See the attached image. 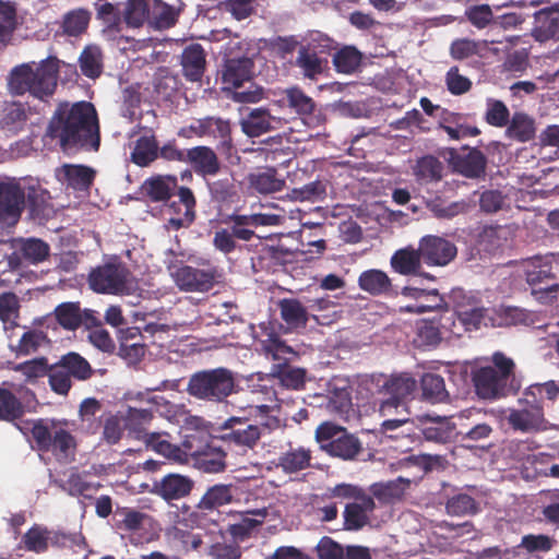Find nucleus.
Segmentation results:
<instances>
[{
    "instance_id": "obj_1",
    "label": "nucleus",
    "mask_w": 559,
    "mask_h": 559,
    "mask_svg": "<svg viewBox=\"0 0 559 559\" xmlns=\"http://www.w3.org/2000/svg\"><path fill=\"white\" fill-rule=\"evenodd\" d=\"M57 140L63 151L94 150L99 147V126L96 110L88 102L73 105L60 104L53 112L46 132Z\"/></svg>"
},
{
    "instance_id": "obj_2",
    "label": "nucleus",
    "mask_w": 559,
    "mask_h": 559,
    "mask_svg": "<svg viewBox=\"0 0 559 559\" xmlns=\"http://www.w3.org/2000/svg\"><path fill=\"white\" fill-rule=\"evenodd\" d=\"M49 198L47 190L39 185H31L25 179L4 177L0 179V224L14 226L21 218L26 203L32 214L39 215Z\"/></svg>"
},
{
    "instance_id": "obj_3",
    "label": "nucleus",
    "mask_w": 559,
    "mask_h": 559,
    "mask_svg": "<svg viewBox=\"0 0 559 559\" xmlns=\"http://www.w3.org/2000/svg\"><path fill=\"white\" fill-rule=\"evenodd\" d=\"M59 60L49 56L40 62H27L14 67L8 76V87L12 95L31 96L45 100L57 88Z\"/></svg>"
},
{
    "instance_id": "obj_4",
    "label": "nucleus",
    "mask_w": 559,
    "mask_h": 559,
    "mask_svg": "<svg viewBox=\"0 0 559 559\" xmlns=\"http://www.w3.org/2000/svg\"><path fill=\"white\" fill-rule=\"evenodd\" d=\"M515 364L502 352L491 356V365L476 368L472 371L475 393L479 399L495 401L515 393Z\"/></svg>"
},
{
    "instance_id": "obj_5",
    "label": "nucleus",
    "mask_w": 559,
    "mask_h": 559,
    "mask_svg": "<svg viewBox=\"0 0 559 559\" xmlns=\"http://www.w3.org/2000/svg\"><path fill=\"white\" fill-rule=\"evenodd\" d=\"M67 420L39 418L32 423L31 433L38 451L51 453L58 462L75 457L78 442L67 429Z\"/></svg>"
},
{
    "instance_id": "obj_6",
    "label": "nucleus",
    "mask_w": 559,
    "mask_h": 559,
    "mask_svg": "<svg viewBox=\"0 0 559 559\" xmlns=\"http://www.w3.org/2000/svg\"><path fill=\"white\" fill-rule=\"evenodd\" d=\"M236 389V377L224 367L200 370L192 373L187 384L190 396L211 403H222Z\"/></svg>"
},
{
    "instance_id": "obj_7",
    "label": "nucleus",
    "mask_w": 559,
    "mask_h": 559,
    "mask_svg": "<svg viewBox=\"0 0 559 559\" xmlns=\"http://www.w3.org/2000/svg\"><path fill=\"white\" fill-rule=\"evenodd\" d=\"M377 388V393L383 395L379 403V412L382 416H389L414 394L417 389L416 379L407 372L385 376L373 374L370 379Z\"/></svg>"
},
{
    "instance_id": "obj_8",
    "label": "nucleus",
    "mask_w": 559,
    "mask_h": 559,
    "mask_svg": "<svg viewBox=\"0 0 559 559\" xmlns=\"http://www.w3.org/2000/svg\"><path fill=\"white\" fill-rule=\"evenodd\" d=\"M314 437L320 449L332 457L354 461L364 453L359 438L335 424L326 421L319 425Z\"/></svg>"
},
{
    "instance_id": "obj_9",
    "label": "nucleus",
    "mask_w": 559,
    "mask_h": 559,
    "mask_svg": "<svg viewBox=\"0 0 559 559\" xmlns=\"http://www.w3.org/2000/svg\"><path fill=\"white\" fill-rule=\"evenodd\" d=\"M90 288L97 294L123 296L133 290V276L120 261L114 260L91 270Z\"/></svg>"
},
{
    "instance_id": "obj_10",
    "label": "nucleus",
    "mask_w": 559,
    "mask_h": 559,
    "mask_svg": "<svg viewBox=\"0 0 559 559\" xmlns=\"http://www.w3.org/2000/svg\"><path fill=\"white\" fill-rule=\"evenodd\" d=\"M523 267L526 283L538 301L548 304L557 298L559 278L554 272L551 257H532L524 261Z\"/></svg>"
},
{
    "instance_id": "obj_11",
    "label": "nucleus",
    "mask_w": 559,
    "mask_h": 559,
    "mask_svg": "<svg viewBox=\"0 0 559 559\" xmlns=\"http://www.w3.org/2000/svg\"><path fill=\"white\" fill-rule=\"evenodd\" d=\"M457 418L460 428L455 437L468 449L483 448L484 442L489 441L493 433L496 421L493 411L472 407L462 411Z\"/></svg>"
},
{
    "instance_id": "obj_12",
    "label": "nucleus",
    "mask_w": 559,
    "mask_h": 559,
    "mask_svg": "<svg viewBox=\"0 0 559 559\" xmlns=\"http://www.w3.org/2000/svg\"><path fill=\"white\" fill-rule=\"evenodd\" d=\"M218 433L229 451L246 455L259 444L261 427L247 417L231 416L218 427Z\"/></svg>"
},
{
    "instance_id": "obj_13",
    "label": "nucleus",
    "mask_w": 559,
    "mask_h": 559,
    "mask_svg": "<svg viewBox=\"0 0 559 559\" xmlns=\"http://www.w3.org/2000/svg\"><path fill=\"white\" fill-rule=\"evenodd\" d=\"M242 50L243 44L240 40H230L226 44L222 81L227 91L243 87V84L251 82L253 78L254 62Z\"/></svg>"
},
{
    "instance_id": "obj_14",
    "label": "nucleus",
    "mask_w": 559,
    "mask_h": 559,
    "mask_svg": "<svg viewBox=\"0 0 559 559\" xmlns=\"http://www.w3.org/2000/svg\"><path fill=\"white\" fill-rule=\"evenodd\" d=\"M334 44L330 37L317 33L307 45L299 47L295 64L301 70L305 78L316 80L324 72L328 66L325 56L335 48Z\"/></svg>"
},
{
    "instance_id": "obj_15",
    "label": "nucleus",
    "mask_w": 559,
    "mask_h": 559,
    "mask_svg": "<svg viewBox=\"0 0 559 559\" xmlns=\"http://www.w3.org/2000/svg\"><path fill=\"white\" fill-rule=\"evenodd\" d=\"M201 437L199 433L186 437L182 445L186 448L188 457L191 456L194 465L204 473H219L226 468V453L209 443L199 444Z\"/></svg>"
},
{
    "instance_id": "obj_16",
    "label": "nucleus",
    "mask_w": 559,
    "mask_h": 559,
    "mask_svg": "<svg viewBox=\"0 0 559 559\" xmlns=\"http://www.w3.org/2000/svg\"><path fill=\"white\" fill-rule=\"evenodd\" d=\"M217 276L218 272L215 266L198 269L191 265H181L174 273L175 283L182 292H209L214 287Z\"/></svg>"
},
{
    "instance_id": "obj_17",
    "label": "nucleus",
    "mask_w": 559,
    "mask_h": 559,
    "mask_svg": "<svg viewBox=\"0 0 559 559\" xmlns=\"http://www.w3.org/2000/svg\"><path fill=\"white\" fill-rule=\"evenodd\" d=\"M179 136L197 138L210 136L218 139L223 145L229 146L231 144V128L229 120L221 117L207 116L197 119L190 126L181 128L178 132Z\"/></svg>"
},
{
    "instance_id": "obj_18",
    "label": "nucleus",
    "mask_w": 559,
    "mask_h": 559,
    "mask_svg": "<svg viewBox=\"0 0 559 559\" xmlns=\"http://www.w3.org/2000/svg\"><path fill=\"white\" fill-rule=\"evenodd\" d=\"M535 397L530 394H522L519 400L520 409H513L508 416V423L514 430L527 432L537 431L544 428L545 413L540 408L532 405Z\"/></svg>"
},
{
    "instance_id": "obj_19",
    "label": "nucleus",
    "mask_w": 559,
    "mask_h": 559,
    "mask_svg": "<svg viewBox=\"0 0 559 559\" xmlns=\"http://www.w3.org/2000/svg\"><path fill=\"white\" fill-rule=\"evenodd\" d=\"M423 262L430 266L448 265L457 254L456 246L440 236L427 235L419 240Z\"/></svg>"
},
{
    "instance_id": "obj_20",
    "label": "nucleus",
    "mask_w": 559,
    "mask_h": 559,
    "mask_svg": "<svg viewBox=\"0 0 559 559\" xmlns=\"http://www.w3.org/2000/svg\"><path fill=\"white\" fill-rule=\"evenodd\" d=\"M194 488V480L187 475L169 473L160 480L153 483L152 493L166 502L188 497Z\"/></svg>"
},
{
    "instance_id": "obj_21",
    "label": "nucleus",
    "mask_w": 559,
    "mask_h": 559,
    "mask_svg": "<svg viewBox=\"0 0 559 559\" xmlns=\"http://www.w3.org/2000/svg\"><path fill=\"white\" fill-rule=\"evenodd\" d=\"M171 436L166 431H151L141 436V442L147 450L154 451L166 460L185 464L188 462V453L186 448L179 447L170 441Z\"/></svg>"
},
{
    "instance_id": "obj_22",
    "label": "nucleus",
    "mask_w": 559,
    "mask_h": 559,
    "mask_svg": "<svg viewBox=\"0 0 559 559\" xmlns=\"http://www.w3.org/2000/svg\"><path fill=\"white\" fill-rule=\"evenodd\" d=\"M281 319L292 330L305 329L309 320H313L318 324H328L330 321H325L318 314H311L308 312V308L297 298H283L277 301Z\"/></svg>"
},
{
    "instance_id": "obj_23",
    "label": "nucleus",
    "mask_w": 559,
    "mask_h": 559,
    "mask_svg": "<svg viewBox=\"0 0 559 559\" xmlns=\"http://www.w3.org/2000/svg\"><path fill=\"white\" fill-rule=\"evenodd\" d=\"M14 392L19 394L24 392L35 396L29 389L17 385L12 381H4L0 386V420L12 423L24 415V405Z\"/></svg>"
},
{
    "instance_id": "obj_24",
    "label": "nucleus",
    "mask_w": 559,
    "mask_h": 559,
    "mask_svg": "<svg viewBox=\"0 0 559 559\" xmlns=\"http://www.w3.org/2000/svg\"><path fill=\"white\" fill-rule=\"evenodd\" d=\"M187 160L192 170L206 180L216 176L222 169V163L216 152L206 145H198L188 148Z\"/></svg>"
},
{
    "instance_id": "obj_25",
    "label": "nucleus",
    "mask_w": 559,
    "mask_h": 559,
    "mask_svg": "<svg viewBox=\"0 0 559 559\" xmlns=\"http://www.w3.org/2000/svg\"><path fill=\"white\" fill-rule=\"evenodd\" d=\"M55 175L67 189L87 191L95 180L96 171L85 165L63 164L56 169Z\"/></svg>"
},
{
    "instance_id": "obj_26",
    "label": "nucleus",
    "mask_w": 559,
    "mask_h": 559,
    "mask_svg": "<svg viewBox=\"0 0 559 559\" xmlns=\"http://www.w3.org/2000/svg\"><path fill=\"white\" fill-rule=\"evenodd\" d=\"M311 461L310 448L288 442L285 450L280 453L276 466L285 474H296L311 467Z\"/></svg>"
},
{
    "instance_id": "obj_27",
    "label": "nucleus",
    "mask_w": 559,
    "mask_h": 559,
    "mask_svg": "<svg viewBox=\"0 0 559 559\" xmlns=\"http://www.w3.org/2000/svg\"><path fill=\"white\" fill-rule=\"evenodd\" d=\"M559 33V2L534 13L532 35L537 41H547Z\"/></svg>"
},
{
    "instance_id": "obj_28",
    "label": "nucleus",
    "mask_w": 559,
    "mask_h": 559,
    "mask_svg": "<svg viewBox=\"0 0 559 559\" xmlns=\"http://www.w3.org/2000/svg\"><path fill=\"white\" fill-rule=\"evenodd\" d=\"M376 503L371 496L356 502H349L343 511V525L346 531H359L369 523V515L374 511Z\"/></svg>"
},
{
    "instance_id": "obj_29",
    "label": "nucleus",
    "mask_w": 559,
    "mask_h": 559,
    "mask_svg": "<svg viewBox=\"0 0 559 559\" xmlns=\"http://www.w3.org/2000/svg\"><path fill=\"white\" fill-rule=\"evenodd\" d=\"M206 53L200 44L186 46L181 52L183 76L190 82H199L205 72Z\"/></svg>"
},
{
    "instance_id": "obj_30",
    "label": "nucleus",
    "mask_w": 559,
    "mask_h": 559,
    "mask_svg": "<svg viewBox=\"0 0 559 559\" xmlns=\"http://www.w3.org/2000/svg\"><path fill=\"white\" fill-rule=\"evenodd\" d=\"M178 188L174 175H156L147 178L141 187L142 193L152 202H167Z\"/></svg>"
},
{
    "instance_id": "obj_31",
    "label": "nucleus",
    "mask_w": 559,
    "mask_h": 559,
    "mask_svg": "<svg viewBox=\"0 0 559 559\" xmlns=\"http://www.w3.org/2000/svg\"><path fill=\"white\" fill-rule=\"evenodd\" d=\"M249 188L260 194L280 192L285 187V180L278 176L275 168H265L251 173L247 177Z\"/></svg>"
},
{
    "instance_id": "obj_32",
    "label": "nucleus",
    "mask_w": 559,
    "mask_h": 559,
    "mask_svg": "<svg viewBox=\"0 0 559 559\" xmlns=\"http://www.w3.org/2000/svg\"><path fill=\"white\" fill-rule=\"evenodd\" d=\"M409 486L411 480L400 476L385 483H374L370 486L369 490L372 498L389 504L402 500Z\"/></svg>"
},
{
    "instance_id": "obj_33",
    "label": "nucleus",
    "mask_w": 559,
    "mask_h": 559,
    "mask_svg": "<svg viewBox=\"0 0 559 559\" xmlns=\"http://www.w3.org/2000/svg\"><path fill=\"white\" fill-rule=\"evenodd\" d=\"M56 364L66 372L71 381H86L94 374L91 364L75 352L62 355Z\"/></svg>"
},
{
    "instance_id": "obj_34",
    "label": "nucleus",
    "mask_w": 559,
    "mask_h": 559,
    "mask_svg": "<svg viewBox=\"0 0 559 559\" xmlns=\"http://www.w3.org/2000/svg\"><path fill=\"white\" fill-rule=\"evenodd\" d=\"M454 166L467 178H481L486 174L487 158L480 150L471 148L466 154L454 157Z\"/></svg>"
},
{
    "instance_id": "obj_35",
    "label": "nucleus",
    "mask_w": 559,
    "mask_h": 559,
    "mask_svg": "<svg viewBox=\"0 0 559 559\" xmlns=\"http://www.w3.org/2000/svg\"><path fill=\"white\" fill-rule=\"evenodd\" d=\"M421 261L420 249L407 247L396 250L391 257L390 263L392 269L401 275H416L421 269Z\"/></svg>"
},
{
    "instance_id": "obj_36",
    "label": "nucleus",
    "mask_w": 559,
    "mask_h": 559,
    "mask_svg": "<svg viewBox=\"0 0 559 559\" xmlns=\"http://www.w3.org/2000/svg\"><path fill=\"white\" fill-rule=\"evenodd\" d=\"M358 286L371 296L389 295L392 282L388 274L378 269L366 270L358 277Z\"/></svg>"
},
{
    "instance_id": "obj_37",
    "label": "nucleus",
    "mask_w": 559,
    "mask_h": 559,
    "mask_svg": "<svg viewBox=\"0 0 559 559\" xmlns=\"http://www.w3.org/2000/svg\"><path fill=\"white\" fill-rule=\"evenodd\" d=\"M273 122L276 118L267 109L254 108L241 120V129L248 136L257 138L274 129Z\"/></svg>"
},
{
    "instance_id": "obj_38",
    "label": "nucleus",
    "mask_w": 559,
    "mask_h": 559,
    "mask_svg": "<svg viewBox=\"0 0 559 559\" xmlns=\"http://www.w3.org/2000/svg\"><path fill=\"white\" fill-rule=\"evenodd\" d=\"M235 487L233 485L216 484L207 488L197 504L200 511H214L233 501Z\"/></svg>"
},
{
    "instance_id": "obj_39",
    "label": "nucleus",
    "mask_w": 559,
    "mask_h": 559,
    "mask_svg": "<svg viewBox=\"0 0 559 559\" xmlns=\"http://www.w3.org/2000/svg\"><path fill=\"white\" fill-rule=\"evenodd\" d=\"M179 12L163 0H151L148 26L163 31L173 27L178 21Z\"/></svg>"
},
{
    "instance_id": "obj_40",
    "label": "nucleus",
    "mask_w": 559,
    "mask_h": 559,
    "mask_svg": "<svg viewBox=\"0 0 559 559\" xmlns=\"http://www.w3.org/2000/svg\"><path fill=\"white\" fill-rule=\"evenodd\" d=\"M507 126V136L518 142L525 143L535 136V121L525 112H514Z\"/></svg>"
},
{
    "instance_id": "obj_41",
    "label": "nucleus",
    "mask_w": 559,
    "mask_h": 559,
    "mask_svg": "<svg viewBox=\"0 0 559 559\" xmlns=\"http://www.w3.org/2000/svg\"><path fill=\"white\" fill-rule=\"evenodd\" d=\"M158 158V142L154 134L142 135L135 143L130 160L139 167H147Z\"/></svg>"
},
{
    "instance_id": "obj_42",
    "label": "nucleus",
    "mask_w": 559,
    "mask_h": 559,
    "mask_svg": "<svg viewBox=\"0 0 559 559\" xmlns=\"http://www.w3.org/2000/svg\"><path fill=\"white\" fill-rule=\"evenodd\" d=\"M533 322L530 311L519 307L501 306L498 309H493V322L491 326L530 325Z\"/></svg>"
},
{
    "instance_id": "obj_43",
    "label": "nucleus",
    "mask_w": 559,
    "mask_h": 559,
    "mask_svg": "<svg viewBox=\"0 0 559 559\" xmlns=\"http://www.w3.org/2000/svg\"><path fill=\"white\" fill-rule=\"evenodd\" d=\"M282 102L302 119H307L316 109L314 100L298 86L285 90Z\"/></svg>"
},
{
    "instance_id": "obj_44",
    "label": "nucleus",
    "mask_w": 559,
    "mask_h": 559,
    "mask_svg": "<svg viewBox=\"0 0 559 559\" xmlns=\"http://www.w3.org/2000/svg\"><path fill=\"white\" fill-rule=\"evenodd\" d=\"M442 173L443 164L432 155L420 157L414 167L416 181L420 185L440 181Z\"/></svg>"
},
{
    "instance_id": "obj_45",
    "label": "nucleus",
    "mask_w": 559,
    "mask_h": 559,
    "mask_svg": "<svg viewBox=\"0 0 559 559\" xmlns=\"http://www.w3.org/2000/svg\"><path fill=\"white\" fill-rule=\"evenodd\" d=\"M91 17V12L82 8L67 12L60 25L62 33L69 37L81 36L86 32Z\"/></svg>"
},
{
    "instance_id": "obj_46",
    "label": "nucleus",
    "mask_w": 559,
    "mask_h": 559,
    "mask_svg": "<svg viewBox=\"0 0 559 559\" xmlns=\"http://www.w3.org/2000/svg\"><path fill=\"white\" fill-rule=\"evenodd\" d=\"M154 417L151 408H136L129 407L124 418V425L130 435L134 439L141 440L142 435H147L150 431L146 429Z\"/></svg>"
},
{
    "instance_id": "obj_47",
    "label": "nucleus",
    "mask_w": 559,
    "mask_h": 559,
    "mask_svg": "<svg viewBox=\"0 0 559 559\" xmlns=\"http://www.w3.org/2000/svg\"><path fill=\"white\" fill-rule=\"evenodd\" d=\"M177 189L179 203L185 210L181 215L170 217L168 222L173 227L179 229L181 227L189 226L194 221L197 200L190 188L179 187Z\"/></svg>"
},
{
    "instance_id": "obj_48",
    "label": "nucleus",
    "mask_w": 559,
    "mask_h": 559,
    "mask_svg": "<svg viewBox=\"0 0 559 559\" xmlns=\"http://www.w3.org/2000/svg\"><path fill=\"white\" fill-rule=\"evenodd\" d=\"M362 61L361 52L354 46H345L333 56V64L338 73L352 74L356 72Z\"/></svg>"
},
{
    "instance_id": "obj_49",
    "label": "nucleus",
    "mask_w": 559,
    "mask_h": 559,
    "mask_svg": "<svg viewBox=\"0 0 559 559\" xmlns=\"http://www.w3.org/2000/svg\"><path fill=\"white\" fill-rule=\"evenodd\" d=\"M79 64L83 75L90 79L98 78L103 72V53L97 46H86L79 57Z\"/></svg>"
},
{
    "instance_id": "obj_50",
    "label": "nucleus",
    "mask_w": 559,
    "mask_h": 559,
    "mask_svg": "<svg viewBox=\"0 0 559 559\" xmlns=\"http://www.w3.org/2000/svg\"><path fill=\"white\" fill-rule=\"evenodd\" d=\"M423 395L431 403L448 401L449 393L445 390L444 379L437 373H425L420 380Z\"/></svg>"
},
{
    "instance_id": "obj_51",
    "label": "nucleus",
    "mask_w": 559,
    "mask_h": 559,
    "mask_svg": "<svg viewBox=\"0 0 559 559\" xmlns=\"http://www.w3.org/2000/svg\"><path fill=\"white\" fill-rule=\"evenodd\" d=\"M27 120V112L22 104L13 103L7 106L0 118V128L11 133L21 131Z\"/></svg>"
},
{
    "instance_id": "obj_52",
    "label": "nucleus",
    "mask_w": 559,
    "mask_h": 559,
    "mask_svg": "<svg viewBox=\"0 0 559 559\" xmlns=\"http://www.w3.org/2000/svg\"><path fill=\"white\" fill-rule=\"evenodd\" d=\"M523 394H530L535 397L536 407L544 412L547 402H555L559 396V385L556 381L550 380L544 383H534L527 386Z\"/></svg>"
},
{
    "instance_id": "obj_53",
    "label": "nucleus",
    "mask_w": 559,
    "mask_h": 559,
    "mask_svg": "<svg viewBox=\"0 0 559 559\" xmlns=\"http://www.w3.org/2000/svg\"><path fill=\"white\" fill-rule=\"evenodd\" d=\"M459 318L466 330H478L481 326H491L493 309L474 307L459 312Z\"/></svg>"
},
{
    "instance_id": "obj_54",
    "label": "nucleus",
    "mask_w": 559,
    "mask_h": 559,
    "mask_svg": "<svg viewBox=\"0 0 559 559\" xmlns=\"http://www.w3.org/2000/svg\"><path fill=\"white\" fill-rule=\"evenodd\" d=\"M274 376L283 386L299 390L305 385L306 370L287 364H278L274 367Z\"/></svg>"
},
{
    "instance_id": "obj_55",
    "label": "nucleus",
    "mask_w": 559,
    "mask_h": 559,
    "mask_svg": "<svg viewBox=\"0 0 559 559\" xmlns=\"http://www.w3.org/2000/svg\"><path fill=\"white\" fill-rule=\"evenodd\" d=\"M455 427L448 418L431 420L423 429L424 437L429 441L447 443L455 436Z\"/></svg>"
},
{
    "instance_id": "obj_56",
    "label": "nucleus",
    "mask_w": 559,
    "mask_h": 559,
    "mask_svg": "<svg viewBox=\"0 0 559 559\" xmlns=\"http://www.w3.org/2000/svg\"><path fill=\"white\" fill-rule=\"evenodd\" d=\"M57 322L66 330L74 331L82 325L79 302H63L55 309Z\"/></svg>"
},
{
    "instance_id": "obj_57",
    "label": "nucleus",
    "mask_w": 559,
    "mask_h": 559,
    "mask_svg": "<svg viewBox=\"0 0 559 559\" xmlns=\"http://www.w3.org/2000/svg\"><path fill=\"white\" fill-rule=\"evenodd\" d=\"M151 0H128L123 19L128 26L140 27L150 21Z\"/></svg>"
},
{
    "instance_id": "obj_58",
    "label": "nucleus",
    "mask_w": 559,
    "mask_h": 559,
    "mask_svg": "<svg viewBox=\"0 0 559 559\" xmlns=\"http://www.w3.org/2000/svg\"><path fill=\"white\" fill-rule=\"evenodd\" d=\"M48 366V358L43 356L16 364L12 369L21 372L26 382L36 383L38 379L47 377Z\"/></svg>"
},
{
    "instance_id": "obj_59",
    "label": "nucleus",
    "mask_w": 559,
    "mask_h": 559,
    "mask_svg": "<svg viewBox=\"0 0 559 559\" xmlns=\"http://www.w3.org/2000/svg\"><path fill=\"white\" fill-rule=\"evenodd\" d=\"M49 532L46 527L33 525L22 537L23 547L27 551L43 554L49 547Z\"/></svg>"
},
{
    "instance_id": "obj_60",
    "label": "nucleus",
    "mask_w": 559,
    "mask_h": 559,
    "mask_svg": "<svg viewBox=\"0 0 559 559\" xmlns=\"http://www.w3.org/2000/svg\"><path fill=\"white\" fill-rule=\"evenodd\" d=\"M103 405L95 397L84 399L79 408V416L83 424H86L88 431L95 433L100 428L98 413L102 412Z\"/></svg>"
},
{
    "instance_id": "obj_61",
    "label": "nucleus",
    "mask_w": 559,
    "mask_h": 559,
    "mask_svg": "<svg viewBox=\"0 0 559 559\" xmlns=\"http://www.w3.org/2000/svg\"><path fill=\"white\" fill-rule=\"evenodd\" d=\"M445 510L450 515L464 516L475 514L478 511V506L472 496L457 493L447 501Z\"/></svg>"
},
{
    "instance_id": "obj_62",
    "label": "nucleus",
    "mask_w": 559,
    "mask_h": 559,
    "mask_svg": "<svg viewBox=\"0 0 559 559\" xmlns=\"http://www.w3.org/2000/svg\"><path fill=\"white\" fill-rule=\"evenodd\" d=\"M20 252L26 261L37 264L49 255V246L40 239L29 238L22 241Z\"/></svg>"
},
{
    "instance_id": "obj_63",
    "label": "nucleus",
    "mask_w": 559,
    "mask_h": 559,
    "mask_svg": "<svg viewBox=\"0 0 559 559\" xmlns=\"http://www.w3.org/2000/svg\"><path fill=\"white\" fill-rule=\"evenodd\" d=\"M20 300L14 293L0 294V320L11 328L17 325L16 319L19 318Z\"/></svg>"
},
{
    "instance_id": "obj_64",
    "label": "nucleus",
    "mask_w": 559,
    "mask_h": 559,
    "mask_svg": "<svg viewBox=\"0 0 559 559\" xmlns=\"http://www.w3.org/2000/svg\"><path fill=\"white\" fill-rule=\"evenodd\" d=\"M485 120L492 127H506L510 121L509 108L502 100L488 98Z\"/></svg>"
}]
</instances>
